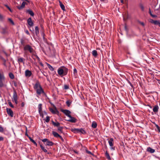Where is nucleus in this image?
I'll use <instances>...</instances> for the list:
<instances>
[{
	"mask_svg": "<svg viewBox=\"0 0 160 160\" xmlns=\"http://www.w3.org/2000/svg\"><path fill=\"white\" fill-rule=\"evenodd\" d=\"M61 111L68 117H71V112L69 110L66 109H62Z\"/></svg>",
	"mask_w": 160,
	"mask_h": 160,
	"instance_id": "obj_5",
	"label": "nucleus"
},
{
	"mask_svg": "<svg viewBox=\"0 0 160 160\" xmlns=\"http://www.w3.org/2000/svg\"><path fill=\"white\" fill-rule=\"evenodd\" d=\"M27 22L29 26L30 27H32L33 26L34 23L32 21V18H29L27 20Z\"/></svg>",
	"mask_w": 160,
	"mask_h": 160,
	"instance_id": "obj_8",
	"label": "nucleus"
},
{
	"mask_svg": "<svg viewBox=\"0 0 160 160\" xmlns=\"http://www.w3.org/2000/svg\"><path fill=\"white\" fill-rule=\"evenodd\" d=\"M24 106V102H22L21 103V106L22 107H23Z\"/></svg>",
	"mask_w": 160,
	"mask_h": 160,
	"instance_id": "obj_60",
	"label": "nucleus"
},
{
	"mask_svg": "<svg viewBox=\"0 0 160 160\" xmlns=\"http://www.w3.org/2000/svg\"><path fill=\"white\" fill-rule=\"evenodd\" d=\"M25 32L26 33L28 34H29V32L28 31V30H27L25 31Z\"/></svg>",
	"mask_w": 160,
	"mask_h": 160,
	"instance_id": "obj_64",
	"label": "nucleus"
},
{
	"mask_svg": "<svg viewBox=\"0 0 160 160\" xmlns=\"http://www.w3.org/2000/svg\"><path fill=\"white\" fill-rule=\"evenodd\" d=\"M40 87H41L40 83L38 81L35 84L34 88L35 89L37 90V89H38L40 88Z\"/></svg>",
	"mask_w": 160,
	"mask_h": 160,
	"instance_id": "obj_11",
	"label": "nucleus"
},
{
	"mask_svg": "<svg viewBox=\"0 0 160 160\" xmlns=\"http://www.w3.org/2000/svg\"><path fill=\"white\" fill-rule=\"evenodd\" d=\"M63 127H59L58 128V130L59 133H62Z\"/></svg>",
	"mask_w": 160,
	"mask_h": 160,
	"instance_id": "obj_36",
	"label": "nucleus"
},
{
	"mask_svg": "<svg viewBox=\"0 0 160 160\" xmlns=\"http://www.w3.org/2000/svg\"><path fill=\"white\" fill-rule=\"evenodd\" d=\"M105 156L106 158L108 160H111V158L109 155V154L107 151H106L105 153Z\"/></svg>",
	"mask_w": 160,
	"mask_h": 160,
	"instance_id": "obj_21",
	"label": "nucleus"
},
{
	"mask_svg": "<svg viewBox=\"0 0 160 160\" xmlns=\"http://www.w3.org/2000/svg\"><path fill=\"white\" fill-rule=\"evenodd\" d=\"M81 133L83 134H85L86 133V131L82 128H79V133Z\"/></svg>",
	"mask_w": 160,
	"mask_h": 160,
	"instance_id": "obj_22",
	"label": "nucleus"
},
{
	"mask_svg": "<svg viewBox=\"0 0 160 160\" xmlns=\"http://www.w3.org/2000/svg\"><path fill=\"white\" fill-rule=\"evenodd\" d=\"M77 69L75 68L73 69V74H74V75L76 76L77 75Z\"/></svg>",
	"mask_w": 160,
	"mask_h": 160,
	"instance_id": "obj_47",
	"label": "nucleus"
},
{
	"mask_svg": "<svg viewBox=\"0 0 160 160\" xmlns=\"http://www.w3.org/2000/svg\"><path fill=\"white\" fill-rule=\"evenodd\" d=\"M128 83L132 87H133V86L131 83L128 80Z\"/></svg>",
	"mask_w": 160,
	"mask_h": 160,
	"instance_id": "obj_55",
	"label": "nucleus"
},
{
	"mask_svg": "<svg viewBox=\"0 0 160 160\" xmlns=\"http://www.w3.org/2000/svg\"><path fill=\"white\" fill-rule=\"evenodd\" d=\"M36 58L38 59V60L39 61L40 60V59L38 57V56L37 55H36Z\"/></svg>",
	"mask_w": 160,
	"mask_h": 160,
	"instance_id": "obj_63",
	"label": "nucleus"
},
{
	"mask_svg": "<svg viewBox=\"0 0 160 160\" xmlns=\"http://www.w3.org/2000/svg\"><path fill=\"white\" fill-rule=\"evenodd\" d=\"M20 42L22 45L25 46V40L22 38L20 39Z\"/></svg>",
	"mask_w": 160,
	"mask_h": 160,
	"instance_id": "obj_34",
	"label": "nucleus"
},
{
	"mask_svg": "<svg viewBox=\"0 0 160 160\" xmlns=\"http://www.w3.org/2000/svg\"><path fill=\"white\" fill-rule=\"evenodd\" d=\"M59 4L62 10H65V8L64 5L60 1H59Z\"/></svg>",
	"mask_w": 160,
	"mask_h": 160,
	"instance_id": "obj_25",
	"label": "nucleus"
},
{
	"mask_svg": "<svg viewBox=\"0 0 160 160\" xmlns=\"http://www.w3.org/2000/svg\"><path fill=\"white\" fill-rule=\"evenodd\" d=\"M138 22L140 24L143 26H144L145 25H144V24L143 22H141L140 21H139Z\"/></svg>",
	"mask_w": 160,
	"mask_h": 160,
	"instance_id": "obj_53",
	"label": "nucleus"
},
{
	"mask_svg": "<svg viewBox=\"0 0 160 160\" xmlns=\"http://www.w3.org/2000/svg\"><path fill=\"white\" fill-rule=\"evenodd\" d=\"M149 13L150 14V15L153 18H156L157 17V16L156 15H153L152 13V12H151V10H150V9L149 8Z\"/></svg>",
	"mask_w": 160,
	"mask_h": 160,
	"instance_id": "obj_40",
	"label": "nucleus"
},
{
	"mask_svg": "<svg viewBox=\"0 0 160 160\" xmlns=\"http://www.w3.org/2000/svg\"><path fill=\"white\" fill-rule=\"evenodd\" d=\"M29 138L30 141L33 142L35 146H37V144L34 140L32 139L30 137H29Z\"/></svg>",
	"mask_w": 160,
	"mask_h": 160,
	"instance_id": "obj_33",
	"label": "nucleus"
},
{
	"mask_svg": "<svg viewBox=\"0 0 160 160\" xmlns=\"http://www.w3.org/2000/svg\"><path fill=\"white\" fill-rule=\"evenodd\" d=\"M44 142L45 145L46 146H52L53 145V143L51 141H50L47 138H44L42 140Z\"/></svg>",
	"mask_w": 160,
	"mask_h": 160,
	"instance_id": "obj_3",
	"label": "nucleus"
},
{
	"mask_svg": "<svg viewBox=\"0 0 160 160\" xmlns=\"http://www.w3.org/2000/svg\"><path fill=\"white\" fill-rule=\"evenodd\" d=\"M79 128H72L71 131L74 133H79Z\"/></svg>",
	"mask_w": 160,
	"mask_h": 160,
	"instance_id": "obj_20",
	"label": "nucleus"
},
{
	"mask_svg": "<svg viewBox=\"0 0 160 160\" xmlns=\"http://www.w3.org/2000/svg\"><path fill=\"white\" fill-rule=\"evenodd\" d=\"M13 101H14L16 104L18 103V97L17 92L15 90L13 91V93L12 96V98Z\"/></svg>",
	"mask_w": 160,
	"mask_h": 160,
	"instance_id": "obj_2",
	"label": "nucleus"
},
{
	"mask_svg": "<svg viewBox=\"0 0 160 160\" xmlns=\"http://www.w3.org/2000/svg\"><path fill=\"white\" fill-rule=\"evenodd\" d=\"M69 118L70 119L68 120V121L72 123H75L77 121V119L71 115V117H69Z\"/></svg>",
	"mask_w": 160,
	"mask_h": 160,
	"instance_id": "obj_9",
	"label": "nucleus"
},
{
	"mask_svg": "<svg viewBox=\"0 0 160 160\" xmlns=\"http://www.w3.org/2000/svg\"><path fill=\"white\" fill-rule=\"evenodd\" d=\"M32 75V72L31 71L27 70L25 71V75L26 77H30Z\"/></svg>",
	"mask_w": 160,
	"mask_h": 160,
	"instance_id": "obj_10",
	"label": "nucleus"
},
{
	"mask_svg": "<svg viewBox=\"0 0 160 160\" xmlns=\"http://www.w3.org/2000/svg\"><path fill=\"white\" fill-rule=\"evenodd\" d=\"M43 115H46L47 114V112H45V111H44L43 112Z\"/></svg>",
	"mask_w": 160,
	"mask_h": 160,
	"instance_id": "obj_61",
	"label": "nucleus"
},
{
	"mask_svg": "<svg viewBox=\"0 0 160 160\" xmlns=\"http://www.w3.org/2000/svg\"><path fill=\"white\" fill-rule=\"evenodd\" d=\"M45 120L46 122H48L50 121V117L48 116H47L46 119Z\"/></svg>",
	"mask_w": 160,
	"mask_h": 160,
	"instance_id": "obj_42",
	"label": "nucleus"
},
{
	"mask_svg": "<svg viewBox=\"0 0 160 160\" xmlns=\"http://www.w3.org/2000/svg\"><path fill=\"white\" fill-rule=\"evenodd\" d=\"M3 19V16L0 14V19L1 21H2Z\"/></svg>",
	"mask_w": 160,
	"mask_h": 160,
	"instance_id": "obj_54",
	"label": "nucleus"
},
{
	"mask_svg": "<svg viewBox=\"0 0 160 160\" xmlns=\"http://www.w3.org/2000/svg\"><path fill=\"white\" fill-rule=\"evenodd\" d=\"M52 133L54 136L56 138H58L59 137L60 135L55 132L52 131Z\"/></svg>",
	"mask_w": 160,
	"mask_h": 160,
	"instance_id": "obj_24",
	"label": "nucleus"
},
{
	"mask_svg": "<svg viewBox=\"0 0 160 160\" xmlns=\"http://www.w3.org/2000/svg\"><path fill=\"white\" fill-rule=\"evenodd\" d=\"M159 107L158 105H156L153 108V111L155 113L158 112V110Z\"/></svg>",
	"mask_w": 160,
	"mask_h": 160,
	"instance_id": "obj_15",
	"label": "nucleus"
},
{
	"mask_svg": "<svg viewBox=\"0 0 160 160\" xmlns=\"http://www.w3.org/2000/svg\"><path fill=\"white\" fill-rule=\"evenodd\" d=\"M69 88V87L68 85H64V89L65 90L68 89Z\"/></svg>",
	"mask_w": 160,
	"mask_h": 160,
	"instance_id": "obj_44",
	"label": "nucleus"
},
{
	"mask_svg": "<svg viewBox=\"0 0 160 160\" xmlns=\"http://www.w3.org/2000/svg\"><path fill=\"white\" fill-rule=\"evenodd\" d=\"M59 137L61 139V140L62 141H64V139H63V138L62 137L60 136V135H59V137Z\"/></svg>",
	"mask_w": 160,
	"mask_h": 160,
	"instance_id": "obj_59",
	"label": "nucleus"
},
{
	"mask_svg": "<svg viewBox=\"0 0 160 160\" xmlns=\"http://www.w3.org/2000/svg\"><path fill=\"white\" fill-rule=\"evenodd\" d=\"M4 140V138L3 137L0 136V141H2Z\"/></svg>",
	"mask_w": 160,
	"mask_h": 160,
	"instance_id": "obj_57",
	"label": "nucleus"
},
{
	"mask_svg": "<svg viewBox=\"0 0 160 160\" xmlns=\"http://www.w3.org/2000/svg\"><path fill=\"white\" fill-rule=\"evenodd\" d=\"M3 131V129L2 127L0 126V132H2Z\"/></svg>",
	"mask_w": 160,
	"mask_h": 160,
	"instance_id": "obj_51",
	"label": "nucleus"
},
{
	"mask_svg": "<svg viewBox=\"0 0 160 160\" xmlns=\"http://www.w3.org/2000/svg\"><path fill=\"white\" fill-rule=\"evenodd\" d=\"M25 61V59L22 58H18V62L19 63H20L22 62L23 64L24 63V61Z\"/></svg>",
	"mask_w": 160,
	"mask_h": 160,
	"instance_id": "obj_17",
	"label": "nucleus"
},
{
	"mask_svg": "<svg viewBox=\"0 0 160 160\" xmlns=\"http://www.w3.org/2000/svg\"><path fill=\"white\" fill-rule=\"evenodd\" d=\"M4 77L3 75L0 73V80H4Z\"/></svg>",
	"mask_w": 160,
	"mask_h": 160,
	"instance_id": "obj_43",
	"label": "nucleus"
},
{
	"mask_svg": "<svg viewBox=\"0 0 160 160\" xmlns=\"http://www.w3.org/2000/svg\"><path fill=\"white\" fill-rule=\"evenodd\" d=\"M73 151L74 152H75L76 154H79L78 152V151H77L75 150H73Z\"/></svg>",
	"mask_w": 160,
	"mask_h": 160,
	"instance_id": "obj_56",
	"label": "nucleus"
},
{
	"mask_svg": "<svg viewBox=\"0 0 160 160\" xmlns=\"http://www.w3.org/2000/svg\"><path fill=\"white\" fill-rule=\"evenodd\" d=\"M8 104L9 105V106L12 108H13L14 106L12 104L11 102L9 100H8Z\"/></svg>",
	"mask_w": 160,
	"mask_h": 160,
	"instance_id": "obj_41",
	"label": "nucleus"
},
{
	"mask_svg": "<svg viewBox=\"0 0 160 160\" xmlns=\"http://www.w3.org/2000/svg\"><path fill=\"white\" fill-rule=\"evenodd\" d=\"M47 65L48 68L51 71H52L54 70V68L50 64L47 63Z\"/></svg>",
	"mask_w": 160,
	"mask_h": 160,
	"instance_id": "obj_30",
	"label": "nucleus"
},
{
	"mask_svg": "<svg viewBox=\"0 0 160 160\" xmlns=\"http://www.w3.org/2000/svg\"><path fill=\"white\" fill-rule=\"evenodd\" d=\"M5 6L11 12H12V10H11L10 8L6 4L5 5Z\"/></svg>",
	"mask_w": 160,
	"mask_h": 160,
	"instance_id": "obj_49",
	"label": "nucleus"
},
{
	"mask_svg": "<svg viewBox=\"0 0 160 160\" xmlns=\"http://www.w3.org/2000/svg\"><path fill=\"white\" fill-rule=\"evenodd\" d=\"M110 149H111V150H115V147H113V146H112V147H110Z\"/></svg>",
	"mask_w": 160,
	"mask_h": 160,
	"instance_id": "obj_58",
	"label": "nucleus"
},
{
	"mask_svg": "<svg viewBox=\"0 0 160 160\" xmlns=\"http://www.w3.org/2000/svg\"><path fill=\"white\" fill-rule=\"evenodd\" d=\"M113 138H110V140H108V142L109 145L110 147L113 146Z\"/></svg>",
	"mask_w": 160,
	"mask_h": 160,
	"instance_id": "obj_19",
	"label": "nucleus"
},
{
	"mask_svg": "<svg viewBox=\"0 0 160 160\" xmlns=\"http://www.w3.org/2000/svg\"><path fill=\"white\" fill-rule=\"evenodd\" d=\"M26 12L27 13H28L32 16H34V12L30 9L26 10Z\"/></svg>",
	"mask_w": 160,
	"mask_h": 160,
	"instance_id": "obj_13",
	"label": "nucleus"
},
{
	"mask_svg": "<svg viewBox=\"0 0 160 160\" xmlns=\"http://www.w3.org/2000/svg\"><path fill=\"white\" fill-rule=\"evenodd\" d=\"M147 151L151 153H153L155 152V150L150 147H148L147 148Z\"/></svg>",
	"mask_w": 160,
	"mask_h": 160,
	"instance_id": "obj_16",
	"label": "nucleus"
},
{
	"mask_svg": "<svg viewBox=\"0 0 160 160\" xmlns=\"http://www.w3.org/2000/svg\"><path fill=\"white\" fill-rule=\"evenodd\" d=\"M49 110L53 114L56 113V112H58L56 109H55V110H54L52 108H50Z\"/></svg>",
	"mask_w": 160,
	"mask_h": 160,
	"instance_id": "obj_27",
	"label": "nucleus"
},
{
	"mask_svg": "<svg viewBox=\"0 0 160 160\" xmlns=\"http://www.w3.org/2000/svg\"><path fill=\"white\" fill-rule=\"evenodd\" d=\"M40 145L41 149L44 152H47V150L44 148L41 144H40Z\"/></svg>",
	"mask_w": 160,
	"mask_h": 160,
	"instance_id": "obj_35",
	"label": "nucleus"
},
{
	"mask_svg": "<svg viewBox=\"0 0 160 160\" xmlns=\"http://www.w3.org/2000/svg\"><path fill=\"white\" fill-rule=\"evenodd\" d=\"M153 124H154L155 126L156 127L157 129L158 130V132H160V128L159 126L156 124L155 122H152Z\"/></svg>",
	"mask_w": 160,
	"mask_h": 160,
	"instance_id": "obj_32",
	"label": "nucleus"
},
{
	"mask_svg": "<svg viewBox=\"0 0 160 160\" xmlns=\"http://www.w3.org/2000/svg\"><path fill=\"white\" fill-rule=\"evenodd\" d=\"M9 76L10 78L11 79H13L14 78L13 74L12 72H10L9 73Z\"/></svg>",
	"mask_w": 160,
	"mask_h": 160,
	"instance_id": "obj_37",
	"label": "nucleus"
},
{
	"mask_svg": "<svg viewBox=\"0 0 160 160\" xmlns=\"http://www.w3.org/2000/svg\"><path fill=\"white\" fill-rule=\"evenodd\" d=\"M25 135L26 136H27L28 137H29L28 134L27 133V128L26 127V131L25 132Z\"/></svg>",
	"mask_w": 160,
	"mask_h": 160,
	"instance_id": "obj_52",
	"label": "nucleus"
},
{
	"mask_svg": "<svg viewBox=\"0 0 160 160\" xmlns=\"http://www.w3.org/2000/svg\"><path fill=\"white\" fill-rule=\"evenodd\" d=\"M6 111L8 114L11 117H13V112L11 108H7Z\"/></svg>",
	"mask_w": 160,
	"mask_h": 160,
	"instance_id": "obj_6",
	"label": "nucleus"
},
{
	"mask_svg": "<svg viewBox=\"0 0 160 160\" xmlns=\"http://www.w3.org/2000/svg\"><path fill=\"white\" fill-rule=\"evenodd\" d=\"M1 59L2 60L3 62V65L5 67H7V65L6 63V60L2 57H1Z\"/></svg>",
	"mask_w": 160,
	"mask_h": 160,
	"instance_id": "obj_38",
	"label": "nucleus"
},
{
	"mask_svg": "<svg viewBox=\"0 0 160 160\" xmlns=\"http://www.w3.org/2000/svg\"><path fill=\"white\" fill-rule=\"evenodd\" d=\"M3 86L4 84L2 82V80H0V87H2Z\"/></svg>",
	"mask_w": 160,
	"mask_h": 160,
	"instance_id": "obj_45",
	"label": "nucleus"
},
{
	"mask_svg": "<svg viewBox=\"0 0 160 160\" xmlns=\"http://www.w3.org/2000/svg\"><path fill=\"white\" fill-rule=\"evenodd\" d=\"M72 102L70 100H68L66 102V103L68 106L69 107L71 104Z\"/></svg>",
	"mask_w": 160,
	"mask_h": 160,
	"instance_id": "obj_39",
	"label": "nucleus"
},
{
	"mask_svg": "<svg viewBox=\"0 0 160 160\" xmlns=\"http://www.w3.org/2000/svg\"><path fill=\"white\" fill-rule=\"evenodd\" d=\"M97 123L95 122H93L92 125V128H95L97 127Z\"/></svg>",
	"mask_w": 160,
	"mask_h": 160,
	"instance_id": "obj_29",
	"label": "nucleus"
},
{
	"mask_svg": "<svg viewBox=\"0 0 160 160\" xmlns=\"http://www.w3.org/2000/svg\"><path fill=\"white\" fill-rule=\"evenodd\" d=\"M68 70V69L65 67H61L58 68V72L60 76H65L67 74Z\"/></svg>",
	"mask_w": 160,
	"mask_h": 160,
	"instance_id": "obj_1",
	"label": "nucleus"
},
{
	"mask_svg": "<svg viewBox=\"0 0 160 160\" xmlns=\"http://www.w3.org/2000/svg\"><path fill=\"white\" fill-rule=\"evenodd\" d=\"M151 22V23H154L155 25H158L159 21L152 20Z\"/></svg>",
	"mask_w": 160,
	"mask_h": 160,
	"instance_id": "obj_28",
	"label": "nucleus"
},
{
	"mask_svg": "<svg viewBox=\"0 0 160 160\" xmlns=\"http://www.w3.org/2000/svg\"><path fill=\"white\" fill-rule=\"evenodd\" d=\"M42 105L41 103H40L38 105V108L39 113H40V112L42 111Z\"/></svg>",
	"mask_w": 160,
	"mask_h": 160,
	"instance_id": "obj_23",
	"label": "nucleus"
},
{
	"mask_svg": "<svg viewBox=\"0 0 160 160\" xmlns=\"http://www.w3.org/2000/svg\"><path fill=\"white\" fill-rule=\"evenodd\" d=\"M24 51L28 50L31 53L33 52L34 51L33 49L29 45H27L25 46L24 48Z\"/></svg>",
	"mask_w": 160,
	"mask_h": 160,
	"instance_id": "obj_4",
	"label": "nucleus"
},
{
	"mask_svg": "<svg viewBox=\"0 0 160 160\" xmlns=\"http://www.w3.org/2000/svg\"><path fill=\"white\" fill-rule=\"evenodd\" d=\"M26 4H27L26 2L24 1H23L22 2L21 6H18L17 7V8L18 9H19V10H21V9H22V8H23L25 7V5Z\"/></svg>",
	"mask_w": 160,
	"mask_h": 160,
	"instance_id": "obj_12",
	"label": "nucleus"
},
{
	"mask_svg": "<svg viewBox=\"0 0 160 160\" xmlns=\"http://www.w3.org/2000/svg\"><path fill=\"white\" fill-rule=\"evenodd\" d=\"M139 6L142 11H144V5L142 2H141L139 3Z\"/></svg>",
	"mask_w": 160,
	"mask_h": 160,
	"instance_id": "obj_14",
	"label": "nucleus"
},
{
	"mask_svg": "<svg viewBox=\"0 0 160 160\" xmlns=\"http://www.w3.org/2000/svg\"><path fill=\"white\" fill-rule=\"evenodd\" d=\"M40 115L41 116L42 118H43V113L42 111L40 113H39Z\"/></svg>",
	"mask_w": 160,
	"mask_h": 160,
	"instance_id": "obj_50",
	"label": "nucleus"
},
{
	"mask_svg": "<svg viewBox=\"0 0 160 160\" xmlns=\"http://www.w3.org/2000/svg\"><path fill=\"white\" fill-rule=\"evenodd\" d=\"M8 21L14 25V22L11 18H9L8 19Z\"/></svg>",
	"mask_w": 160,
	"mask_h": 160,
	"instance_id": "obj_46",
	"label": "nucleus"
},
{
	"mask_svg": "<svg viewBox=\"0 0 160 160\" xmlns=\"http://www.w3.org/2000/svg\"><path fill=\"white\" fill-rule=\"evenodd\" d=\"M52 124L55 127H58L60 125V123L58 122H55L53 121L52 120Z\"/></svg>",
	"mask_w": 160,
	"mask_h": 160,
	"instance_id": "obj_18",
	"label": "nucleus"
},
{
	"mask_svg": "<svg viewBox=\"0 0 160 160\" xmlns=\"http://www.w3.org/2000/svg\"><path fill=\"white\" fill-rule=\"evenodd\" d=\"M35 33L36 35L38 36V35L39 33V28L38 26H36L35 27Z\"/></svg>",
	"mask_w": 160,
	"mask_h": 160,
	"instance_id": "obj_31",
	"label": "nucleus"
},
{
	"mask_svg": "<svg viewBox=\"0 0 160 160\" xmlns=\"http://www.w3.org/2000/svg\"><path fill=\"white\" fill-rule=\"evenodd\" d=\"M40 64L42 67H43V64H42V62H39Z\"/></svg>",
	"mask_w": 160,
	"mask_h": 160,
	"instance_id": "obj_62",
	"label": "nucleus"
},
{
	"mask_svg": "<svg viewBox=\"0 0 160 160\" xmlns=\"http://www.w3.org/2000/svg\"><path fill=\"white\" fill-rule=\"evenodd\" d=\"M86 152L88 154L93 155V154L90 151H88L87 149L86 150Z\"/></svg>",
	"mask_w": 160,
	"mask_h": 160,
	"instance_id": "obj_48",
	"label": "nucleus"
},
{
	"mask_svg": "<svg viewBox=\"0 0 160 160\" xmlns=\"http://www.w3.org/2000/svg\"><path fill=\"white\" fill-rule=\"evenodd\" d=\"M92 54L94 57H96L98 56L97 52L96 50H94L92 52Z\"/></svg>",
	"mask_w": 160,
	"mask_h": 160,
	"instance_id": "obj_26",
	"label": "nucleus"
},
{
	"mask_svg": "<svg viewBox=\"0 0 160 160\" xmlns=\"http://www.w3.org/2000/svg\"><path fill=\"white\" fill-rule=\"evenodd\" d=\"M36 90V92L38 94L40 95L42 93H44V91L41 87L37 89Z\"/></svg>",
	"mask_w": 160,
	"mask_h": 160,
	"instance_id": "obj_7",
	"label": "nucleus"
}]
</instances>
